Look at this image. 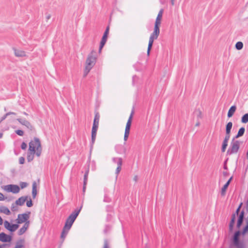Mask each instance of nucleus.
Masks as SVG:
<instances>
[{"label":"nucleus","mask_w":248,"mask_h":248,"mask_svg":"<svg viewBox=\"0 0 248 248\" xmlns=\"http://www.w3.org/2000/svg\"><path fill=\"white\" fill-rule=\"evenodd\" d=\"M244 212L243 211H242L239 216L237 222V227L238 228H240V227L241 226V225L242 224L243 219H244Z\"/></svg>","instance_id":"obj_20"},{"label":"nucleus","mask_w":248,"mask_h":248,"mask_svg":"<svg viewBox=\"0 0 248 248\" xmlns=\"http://www.w3.org/2000/svg\"><path fill=\"white\" fill-rule=\"evenodd\" d=\"M247 5H248V3H247Z\"/></svg>","instance_id":"obj_64"},{"label":"nucleus","mask_w":248,"mask_h":248,"mask_svg":"<svg viewBox=\"0 0 248 248\" xmlns=\"http://www.w3.org/2000/svg\"><path fill=\"white\" fill-rule=\"evenodd\" d=\"M2 136V133H0V138H1Z\"/></svg>","instance_id":"obj_62"},{"label":"nucleus","mask_w":248,"mask_h":248,"mask_svg":"<svg viewBox=\"0 0 248 248\" xmlns=\"http://www.w3.org/2000/svg\"><path fill=\"white\" fill-rule=\"evenodd\" d=\"M3 188L7 192H12L14 194L18 193L20 191L19 186L16 185H7L4 186Z\"/></svg>","instance_id":"obj_7"},{"label":"nucleus","mask_w":248,"mask_h":248,"mask_svg":"<svg viewBox=\"0 0 248 248\" xmlns=\"http://www.w3.org/2000/svg\"><path fill=\"white\" fill-rule=\"evenodd\" d=\"M235 219H236V215L235 214H232V218H231V220L230 222V224H234L235 223Z\"/></svg>","instance_id":"obj_35"},{"label":"nucleus","mask_w":248,"mask_h":248,"mask_svg":"<svg viewBox=\"0 0 248 248\" xmlns=\"http://www.w3.org/2000/svg\"><path fill=\"white\" fill-rule=\"evenodd\" d=\"M240 235V232L239 231H237L235 232L233 236V242L234 244L236 246L238 245L239 243V236Z\"/></svg>","instance_id":"obj_21"},{"label":"nucleus","mask_w":248,"mask_h":248,"mask_svg":"<svg viewBox=\"0 0 248 248\" xmlns=\"http://www.w3.org/2000/svg\"><path fill=\"white\" fill-rule=\"evenodd\" d=\"M29 152L27 155V160L28 162L31 161L34 158V155L35 154L37 156H40L42 152V147L40 140L35 137L29 143Z\"/></svg>","instance_id":"obj_1"},{"label":"nucleus","mask_w":248,"mask_h":248,"mask_svg":"<svg viewBox=\"0 0 248 248\" xmlns=\"http://www.w3.org/2000/svg\"><path fill=\"white\" fill-rule=\"evenodd\" d=\"M37 195V184L35 181L32 183V195L33 199L36 197Z\"/></svg>","instance_id":"obj_23"},{"label":"nucleus","mask_w":248,"mask_h":248,"mask_svg":"<svg viewBox=\"0 0 248 248\" xmlns=\"http://www.w3.org/2000/svg\"><path fill=\"white\" fill-rule=\"evenodd\" d=\"M100 119V114L98 112H95L93 126L98 127Z\"/></svg>","instance_id":"obj_18"},{"label":"nucleus","mask_w":248,"mask_h":248,"mask_svg":"<svg viewBox=\"0 0 248 248\" xmlns=\"http://www.w3.org/2000/svg\"><path fill=\"white\" fill-rule=\"evenodd\" d=\"M234 224H229V230L230 231H232L233 229Z\"/></svg>","instance_id":"obj_48"},{"label":"nucleus","mask_w":248,"mask_h":248,"mask_svg":"<svg viewBox=\"0 0 248 248\" xmlns=\"http://www.w3.org/2000/svg\"><path fill=\"white\" fill-rule=\"evenodd\" d=\"M0 212L6 215H9L11 214L9 209L4 206H0Z\"/></svg>","instance_id":"obj_22"},{"label":"nucleus","mask_w":248,"mask_h":248,"mask_svg":"<svg viewBox=\"0 0 248 248\" xmlns=\"http://www.w3.org/2000/svg\"><path fill=\"white\" fill-rule=\"evenodd\" d=\"M15 210L16 209H15V206L14 205V204H13L12 206V210L15 211Z\"/></svg>","instance_id":"obj_57"},{"label":"nucleus","mask_w":248,"mask_h":248,"mask_svg":"<svg viewBox=\"0 0 248 248\" xmlns=\"http://www.w3.org/2000/svg\"><path fill=\"white\" fill-rule=\"evenodd\" d=\"M96 60V52L93 50L88 55L86 62V67L92 69L94 65Z\"/></svg>","instance_id":"obj_3"},{"label":"nucleus","mask_w":248,"mask_h":248,"mask_svg":"<svg viewBox=\"0 0 248 248\" xmlns=\"http://www.w3.org/2000/svg\"><path fill=\"white\" fill-rule=\"evenodd\" d=\"M28 198V196L21 197L16 201V204L19 206L23 205L24 204L26 201L27 200Z\"/></svg>","instance_id":"obj_17"},{"label":"nucleus","mask_w":248,"mask_h":248,"mask_svg":"<svg viewBox=\"0 0 248 248\" xmlns=\"http://www.w3.org/2000/svg\"><path fill=\"white\" fill-rule=\"evenodd\" d=\"M237 248H243L241 246H238Z\"/></svg>","instance_id":"obj_63"},{"label":"nucleus","mask_w":248,"mask_h":248,"mask_svg":"<svg viewBox=\"0 0 248 248\" xmlns=\"http://www.w3.org/2000/svg\"><path fill=\"white\" fill-rule=\"evenodd\" d=\"M103 248H110L107 239L104 240Z\"/></svg>","instance_id":"obj_36"},{"label":"nucleus","mask_w":248,"mask_h":248,"mask_svg":"<svg viewBox=\"0 0 248 248\" xmlns=\"http://www.w3.org/2000/svg\"><path fill=\"white\" fill-rule=\"evenodd\" d=\"M232 123L231 122H228L226 125V132L231 133L232 128Z\"/></svg>","instance_id":"obj_28"},{"label":"nucleus","mask_w":248,"mask_h":248,"mask_svg":"<svg viewBox=\"0 0 248 248\" xmlns=\"http://www.w3.org/2000/svg\"><path fill=\"white\" fill-rule=\"evenodd\" d=\"M28 186V184L26 182H20V186L21 188H24L26 187H27Z\"/></svg>","instance_id":"obj_41"},{"label":"nucleus","mask_w":248,"mask_h":248,"mask_svg":"<svg viewBox=\"0 0 248 248\" xmlns=\"http://www.w3.org/2000/svg\"><path fill=\"white\" fill-rule=\"evenodd\" d=\"M228 142L226 140H223L221 148V151L222 152H224L226 150V147L228 145Z\"/></svg>","instance_id":"obj_31"},{"label":"nucleus","mask_w":248,"mask_h":248,"mask_svg":"<svg viewBox=\"0 0 248 248\" xmlns=\"http://www.w3.org/2000/svg\"><path fill=\"white\" fill-rule=\"evenodd\" d=\"M27 145L25 142H23L21 143V148L22 149L25 150L27 148Z\"/></svg>","instance_id":"obj_42"},{"label":"nucleus","mask_w":248,"mask_h":248,"mask_svg":"<svg viewBox=\"0 0 248 248\" xmlns=\"http://www.w3.org/2000/svg\"><path fill=\"white\" fill-rule=\"evenodd\" d=\"M160 23H155V24L154 31L153 33H151L152 35L155 36V37H158L160 33V29L159 26Z\"/></svg>","instance_id":"obj_15"},{"label":"nucleus","mask_w":248,"mask_h":248,"mask_svg":"<svg viewBox=\"0 0 248 248\" xmlns=\"http://www.w3.org/2000/svg\"><path fill=\"white\" fill-rule=\"evenodd\" d=\"M80 210L81 208L79 209H76L66 219L65 225L63 228L62 231L61 235V237L62 239H64L65 238L69 230L71 228L73 223L76 219L77 217L78 216Z\"/></svg>","instance_id":"obj_2"},{"label":"nucleus","mask_w":248,"mask_h":248,"mask_svg":"<svg viewBox=\"0 0 248 248\" xmlns=\"http://www.w3.org/2000/svg\"><path fill=\"white\" fill-rule=\"evenodd\" d=\"M51 17V15L50 14H48L46 16V20H48Z\"/></svg>","instance_id":"obj_50"},{"label":"nucleus","mask_w":248,"mask_h":248,"mask_svg":"<svg viewBox=\"0 0 248 248\" xmlns=\"http://www.w3.org/2000/svg\"><path fill=\"white\" fill-rule=\"evenodd\" d=\"M200 125V122H197L196 124V126H198Z\"/></svg>","instance_id":"obj_59"},{"label":"nucleus","mask_w":248,"mask_h":248,"mask_svg":"<svg viewBox=\"0 0 248 248\" xmlns=\"http://www.w3.org/2000/svg\"><path fill=\"white\" fill-rule=\"evenodd\" d=\"M25 159L23 157H20L19 158V162L20 164H23L24 163Z\"/></svg>","instance_id":"obj_43"},{"label":"nucleus","mask_w":248,"mask_h":248,"mask_svg":"<svg viewBox=\"0 0 248 248\" xmlns=\"http://www.w3.org/2000/svg\"><path fill=\"white\" fill-rule=\"evenodd\" d=\"M224 169L225 170H227V166H226V165H224Z\"/></svg>","instance_id":"obj_60"},{"label":"nucleus","mask_w":248,"mask_h":248,"mask_svg":"<svg viewBox=\"0 0 248 248\" xmlns=\"http://www.w3.org/2000/svg\"><path fill=\"white\" fill-rule=\"evenodd\" d=\"M243 47V44L241 42H238L235 44V48L237 50H241Z\"/></svg>","instance_id":"obj_30"},{"label":"nucleus","mask_w":248,"mask_h":248,"mask_svg":"<svg viewBox=\"0 0 248 248\" xmlns=\"http://www.w3.org/2000/svg\"><path fill=\"white\" fill-rule=\"evenodd\" d=\"M234 138L233 139L230 148L227 151V153L231 155L236 153L240 147V142L238 140H234Z\"/></svg>","instance_id":"obj_4"},{"label":"nucleus","mask_w":248,"mask_h":248,"mask_svg":"<svg viewBox=\"0 0 248 248\" xmlns=\"http://www.w3.org/2000/svg\"><path fill=\"white\" fill-rule=\"evenodd\" d=\"M133 114H134V110H132L131 111V113L130 115V116L128 118V120L127 122L126 126H125L124 138V140L125 141L127 140L129 135L130 129V127L131 125L132 119L133 118Z\"/></svg>","instance_id":"obj_5"},{"label":"nucleus","mask_w":248,"mask_h":248,"mask_svg":"<svg viewBox=\"0 0 248 248\" xmlns=\"http://www.w3.org/2000/svg\"><path fill=\"white\" fill-rule=\"evenodd\" d=\"M163 13V9H161L159 11V12L157 15V17H156L155 21V23H158L161 24V20L162 17Z\"/></svg>","instance_id":"obj_25"},{"label":"nucleus","mask_w":248,"mask_h":248,"mask_svg":"<svg viewBox=\"0 0 248 248\" xmlns=\"http://www.w3.org/2000/svg\"><path fill=\"white\" fill-rule=\"evenodd\" d=\"M138 179V176L136 175V176H134V180L135 182L137 181Z\"/></svg>","instance_id":"obj_53"},{"label":"nucleus","mask_w":248,"mask_h":248,"mask_svg":"<svg viewBox=\"0 0 248 248\" xmlns=\"http://www.w3.org/2000/svg\"><path fill=\"white\" fill-rule=\"evenodd\" d=\"M232 179V177H231L228 180V181L227 182V183L224 185V186L222 188L221 191V194L222 196H224L225 195L226 191V189L228 188V186H229V184H230Z\"/></svg>","instance_id":"obj_19"},{"label":"nucleus","mask_w":248,"mask_h":248,"mask_svg":"<svg viewBox=\"0 0 248 248\" xmlns=\"http://www.w3.org/2000/svg\"><path fill=\"white\" fill-rule=\"evenodd\" d=\"M89 169H88L85 174H84V180H85V181H88V174H89Z\"/></svg>","instance_id":"obj_39"},{"label":"nucleus","mask_w":248,"mask_h":248,"mask_svg":"<svg viewBox=\"0 0 248 248\" xmlns=\"http://www.w3.org/2000/svg\"><path fill=\"white\" fill-rule=\"evenodd\" d=\"M230 134L231 133L226 132V135L224 139V140H226L227 141H228L230 138Z\"/></svg>","instance_id":"obj_38"},{"label":"nucleus","mask_w":248,"mask_h":248,"mask_svg":"<svg viewBox=\"0 0 248 248\" xmlns=\"http://www.w3.org/2000/svg\"><path fill=\"white\" fill-rule=\"evenodd\" d=\"M19 227V225L17 224H11L8 231L11 232L16 231Z\"/></svg>","instance_id":"obj_27"},{"label":"nucleus","mask_w":248,"mask_h":248,"mask_svg":"<svg viewBox=\"0 0 248 248\" xmlns=\"http://www.w3.org/2000/svg\"><path fill=\"white\" fill-rule=\"evenodd\" d=\"M30 212H28V213H24L21 214H18L17 218L16 220V221L18 224H21L23 223H25L26 222H30L29 219L30 218Z\"/></svg>","instance_id":"obj_6"},{"label":"nucleus","mask_w":248,"mask_h":248,"mask_svg":"<svg viewBox=\"0 0 248 248\" xmlns=\"http://www.w3.org/2000/svg\"><path fill=\"white\" fill-rule=\"evenodd\" d=\"M236 109V107L235 106H232L229 111H228V114H227V116L229 118H230L232 116V115H233L234 113L235 112V110Z\"/></svg>","instance_id":"obj_24"},{"label":"nucleus","mask_w":248,"mask_h":248,"mask_svg":"<svg viewBox=\"0 0 248 248\" xmlns=\"http://www.w3.org/2000/svg\"><path fill=\"white\" fill-rule=\"evenodd\" d=\"M26 205L28 207H31L32 206V202L31 198H30V200L28 201L26 203Z\"/></svg>","instance_id":"obj_40"},{"label":"nucleus","mask_w":248,"mask_h":248,"mask_svg":"<svg viewBox=\"0 0 248 248\" xmlns=\"http://www.w3.org/2000/svg\"><path fill=\"white\" fill-rule=\"evenodd\" d=\"M91 70V68H89L85 66V70L84 71V74H83L84 77H85L87 76V75H88V74L89 73V72H90V71Z\"/></svg>","instance_id":"obj_34"},{"label":"nucleus","mask_w":248,"mask_h":248,"mask_svg":"<svg viewBox=\"0 0 248 248\" xmlns=\"http://www.w3.org/2000/svg\"><path fill=\"white\" fill-rule=\"evenodd\" d=\"M97 127L93 126L92 129V144L93 145L95 142L97 131L98 129Z\"/></svg>","instance_id":"obj_13"},{"label":"nucleus","mask_w":248,"mask_h":248,"mask_svg":"<svg viewBox=\"0 0 248 248\" xmlns=\"http://www.w3.org/2000/svg\"><path fill=\"white\" fill-rule=\"evenodd\" d=\"M9 116V114H8L7 113H6L3 116H2L1 118V119L0 120V121H1V122L2 121H3V120H4L6 117Z\"/></svg>","instance_id":"obj_44"},{"label":"nucleus","mask_w":248,"mask_h":248,"mask_svg":"<svg viewBox=\"0 0 248 248\" xmlns=\"http://www.w3.org/2000/svg\"><path fill=\"white\" fill-rule=\"evenodd\" d=\"M7 113L9 114V115H16V113L15 112H9Z\"/></svg>","instance_id":"obj_52"},{"label":"nucleus","mask_w":248,"mask_h":248,"mask_svg":"<svg viewBox=\"0 0 248 248\" xmlns=\"http://www.w3.org/2000/svg\"><path fill=\"white\" fill-rule=\"evenodd\" d=\"M241 205H242V203H241V204H240V205L239 206V207H238V208H237V210H236V213L237 215H238V212H239V211H240V208H241Z\"/></svg>","instance_id":"obj_49"},{"label":"nucleus","mask_w":248,"mask_h":248,"mask_svg":"<svg viewBox=\"0 0 248 248\" xmlns=\"http://www.w3.org/2000/svg\"><path fill=\"white\" fill-rule=\"evenodd\" d=\"M241 122L243 123H247L248 122V113H246L242 116Z\"/></svg>","instance_id":"obj_29"},{"label":"nucleus","mask_w":248,"mask_h":248,"mask_svg":"<svg viewBox=\"0 0 248 248\" xmlns=\"http://www.w3.org/2000/svg\"><path fill=\"white\" fill-rule=\"evenodd\" d=\"M85 189H86V186H83V192H84L85 191Z\"/></svg>","instance_id":"obj_58"},{"label":"nucleus","mask_w":248,"mask_h":248,"mask_svg":"<svg viewBox=\"0 0 248 248\" xmlns=\"http://www.w3.org/2000/svg\"><path fill=\"white\" fill-rule=\"evenodd\" d=\"M23 114H24L25 115H26V116L28 115V113H27L26 112H23Z\"/></svg>","instance_id":"obj_61"},{"label":"nucleus","mask_w":248,"mask_h":248,"mask_svg":"<svg viewBox=\"0 0 248 248\" xmlns=\"http://www.w3.org/2000/svg\"><path fill=\"white\" fill-rule=\"evenodd\" d=\"M6 246H7L6 244H2V245H0V248H4Z\"/></svg>","instance_id":"obj_51"},{"label":"nucleus","mask_w":248,"mask_h":248,"mask_svg":"<svg viewBox=\"0 0 248 248\" xmlns=\"http://www.w3.org/2000/svg\"><path fill=\"white\" fill-rule=\"evenodd\" d=\"M15 55L16 57H23L26 56V52L20 49H14Z\"/></svg>","instance_id":"obj_16"},{"label":"nucleus","mask_w":248,"mask_h":248,"mask_svg":"<svg viewBox=\"0 0 248 248\" xmlns=\"http://www.w3.org/2000/svg\"><path fill=\"white\" fill-rule=\"evenodd\" d=\"M16 133L20 136H22L24 135V131L22 130H17L16 131Z\"/></svg>","instance_id":"obj_37"},{"label":"nucleus","mask_w":248,"mask_h":248,"mask_svg":"<svg viewBox=\"0 0 248 248\" xmlns=\"http://www.w3.org/2000/svg\"><path fill=\"white\" fill-rule=\"evenodd\" d=\"M157 38H158V37H157V36L155 37V36L151 34L150 38H149L148 46V48H147V54L148 56L150 55V51L152 49L154 40L157 39Z\"/></svg>","instance_id":"obj_11"},{"label":"nucleus","mask_w":248,"mask_h":248,"mask_svg":"<svg viewBox=\"0 0 248 248\" xmlns=\"http://www.w3.org/2000/svg\"><path fill=\"white\" fill-rule=\"evenodd\" d=\"M248 230V225L247 224L243 230V233H245Z\"/></svg>","instance_id":"obj_47"},{"label":"nucleus","mask_w":248,"mask_h":248,"mask_svg":"<svg viewBox=\"0 0 248 248\" xmlns=\"http://www.w3.org/2000/svg\"><path fill=\"white\" fill-rule=\"evenodd\" d=\"M87 181H85V180L83 181V186H86L87 183Z\"/></svg>","instance_id":"obj_55"},{"label":"nucleus","mask_w":248,"mask_h":248,"mask_svg":"<svg viewBox=\"0 0 248 248\" xmlns=\"http://www.w3.org/2000/svg\"><path fill=\"white\" fill-rule=\"evenodd\" d=\"M4 200V197L2 193L0 192V201H3Z\"/></svg>","instance_id":"obj_45"},{"label":"nucleus","mask_w":248,"mask_h":248,"mask_svg":"<svg viewBox=\"0 0 248 248\" xmlns=\"http://www.w3.org/2000/svg\"><path fill=\"white\" fill-rule=\"evenodd\" d=\"M112 161L117 165V167L115 172L117 178L122 169L121 166L122 165L123 160L122 158L120 157H114L112 159Z\"/></svg>","instance_id":"obj_8"},{"label":"nucleus","mask_w":248,"mask_h":248,"mask_svg":"<svg viewBox=\"0 0 248 248\" xmlns=\"http://www.w3.org/2000/svg\"><path fill=\"white\" fill-rule=\"evenodd\" d=\"M195 113H197L198 117L201 118L202 112L200 111H195Z\"/></svg>","instance_id":"obj_46"},{"label":"nucleus","mask_w":248,"mask_h":248,"mask_svg":"<svg viewBox=\"0 0 248 248\" xmlns=\"http://www.w3.org/2000/svg\"><path fill=\"white\" fill-rule=\"evenodd\" d=\"M109 26H108L104 33L103 36L102 38V39H101V41L100 42V46H99V52L101 51L102 48L103 47L105 43H106L108 35V34L109 32Z\"/></svg>","instance_id":"obj_10"},{"label":"nucleus","mask_w":248,"mask_h":248,"mask_svg":"<svg viewBox=\"0 0 248 248\" xmlns=\"http://www.w3.org/2000/svg\"><path fill=\"white\" fill-rule=\"evenodd\" d=\"M3 219L0 216V225H2L3 224Z\"/></svg>","instance_id":"obj_54"},{"label":"nucleus","mask_w":248,"mask_h":248,"mask_svg":"<svg viewBox=\"0 0 248 248\" xmlns=\"http://www.w3.org/2000/svg\"><path fill=\"white\" fill-rule=\"evenodd\" d=\"M171 4L172 5L174 4V0H171Z\"/></svg>","instance_id":"obj_56"},{"label":"nucleus","mask_w":248,"mask_h":248,"mask_svg":"<svg viewBox=\"0 0 248 248\" xmlns=\"http://www.w3.org/2000/svg\"><path fill=\"white\" fill-rule=\"evenodd\" d=\"M12 240V237L4 232L0 233V241L2 242H10Z\"/></svg>","instance_id":"obj_12"},{"label":"nucleus","mask_w":248,"mask_h":248,"mask_svg":"<svg viewBox=\"0 0 248 248\" xmlns=\"http://www.w3.org/2000/svg\"><path fill=\"white\" fill-rule=\"evenodd\" d=\"M23 242L24 241L23 240H21L20 241L17 242L15 248H22L23 247V245H22Z\"/></svg>","instance_id":"obj_32"},{"label":"nucleus","mask_w":248,"mask_h":248,"mask_svg":"<svg viewBox=\"0 0 248 248\" xmlns=\"http://www.w3.org/2000/svg\"><path fill=\"white\" fill-rule=\"evenodd\" d=\"M17 121L21 124L25 126L29 130L31 131L34 130L33 126L28 121L22 118H18Z\"/></svg>","instance_id":"obj_9"},{"label":"nucleus","mask_w":248,"mask_h":248,"mask_svg":"<svg viewBox=\"0 0 248 248\" xmlns=\"http://www.w3.org/2000/svg\"><path fill=\"white\" fill-rule=\"evenodd\" d=\"M11 224L7 221V220H5L4 221V227L8 230H9L10 227V226H11Z\"/></svg>","instance_id":"obj_33"},{"label":"nucleus","mask_w":248,"mask_h":248,"mask_svg":"<svg viewBox=\"0 0 248 248\" xmlns=\"http://www.w3.org/2000/svg\"><path fill=\"white\" fill-rule=\"evenodd\" d=\"M245 131V129L244 127H242L240 128L238 132V133L237 134V135L235 136V137L234 138L237 139V138H239L240 137L242 136L244 134Z\"/></svg>","instance_id":"obj_26"},{"label":"nucleus","mask_w":248,"mask_h":248,"mask_svg":"<svg viewBox=\"0 0 248 248\" xmlns=\"http://www.w3.org/2000/svg\"><path fill=\"white\" fill-rule=\"evenodd\" d=\"M30 225V222H26L23 225V226L18 231V234L19 235H21L24 233L28 228H29Z\"/></svg>","instance_id":"obj_14"}]
</instances>
